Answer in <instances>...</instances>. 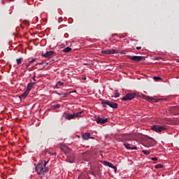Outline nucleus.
Returning <instances> with one entry per match:
<instances>
[{"mask_svg": "<svg viewBox=\"0 0 179 179\" xmlns=\"http://www.w3.org/2000/svg\"><path fill=\"white\" fill-rule=\"evenodd\" d=\"M150 139H152V141H155V139H153L152 138H150Z\"/></svg>", "mask_w": 179, "mask_h": 179, "instance_id": "38", "label": "nucleus"}, {"mask_svg": "<svg viewBox=\"0 0 179 179\" xmlns=\"http://www.w3.org/2000/svg\"><path fill=\"white\" fill-rule=\"evenodd\" d=\"M151 160H152L153 162H156V160H157V157H152L151 158Z\"/></svg>", "mask_w": 179, "mask_h": 179, "instance_id": "29", "label": "nucleus"}, {"mask_svg": "<svg viewBox=\"0 0 179 179\" xmlns=\"http://www.w3.org/2000/svg\"><path fill=\"white\" fill-rule=\"evenodd\" d=\"M36 61V59H32L31 60L29 61V64H33Z\"/></svg>", "mask_w": 179, "mask_h": 179, "instance_id": "28", "label": "nucleus"}, {"mask_svg": "<svg viewBox=\"0 0 179 179\" xmlns=\"http://www.w3.org/2000/svg\"><path fill=\"white\" fill-rule=\"evenodd\" d=\"M114 97L115 99H118V97H120V93L118 92L115 93Z\"/></svg>", "mask_w": 179, "mask_h": 179, "instance_id": "26", "label": "nucleus"}, {"mask_svg": "<svg viewBox=\"0 0 179 179\" xmlns=\"http://www.w3.org/2000/svg\"><path fill=\"white\" fill-rule=\"evenodd\" d=\"M150 146H153V143L150 144Z\"/></svg>", "mask_w": 179, "mask_h": 179, "instance_id": "37", "label": "nucleus"}, {"mask_svg": "<svg viewBox=\"0 0 179 179\" xmlns=\"http://www.w3.org/2000/svg\"><path fill=\"white\" fill-rule=\"evenodd\" d=\"M136 94L132 93H128L124 96L122 98V100L123 101H127L128 100H132L133 99H135Z\"/></svg>", "mask_w": 179, "mask_h": 179, "instance_id": "4", "label": "nucleus"}, {"mask_svg": "<svg viewBox=\"0 0 179 179\" xmlns=\"http://www.w3.org/2000/svg\"><path fill=\"white\" fill-rule=\"evenodd\" d=\"M29 66H30V62H29L28 64H26V69H29Z\"/></svg>", "mask_w": 179, "mask_h": 179, "instance_id": "27", "label": "nucleus"}, {"mask_svg": "<svg viewBox=\"0 0 179 179\" xmlns=\"http://www.w3.org/2000/svg\"><path fill=\"white\" fill-rule=\"evenodd\" d=\"M124 148H126L129 150H138V147L132 146L131 147V144L128 143H124Z\"/></svg>", "mask_w": 179, "mask_h": 179, "instance_id": "9", "label": "nucleus"}, {"mask_svg": "<svg viewBox=\"0 0 179 179\" xmlns=\"http://www.w3.org/2000/svg\"><path fill=\"white\" fill-rule=\"evenodd\" d=\"M56 94H57V96H62V97L65 98V97H68V93H59V92H56Z\"/></svg>", "mask_w": 179, "mask_h": 179, "instance_id": "16", "label": "nucleus"}, {"mask_svg": "<svg viewBox=\"0 0 179 179\" xmlns=\"http://www.w3.org/2000/svg\"><path fill=\"white\" fill-rule=\"evenodd\" d=\"M35 170L38 176H44L47 173V170L44 166V164L40 163L36 167Z\"/></svg>", "mask_w": 179, "mask_h": 179, "instance_id": "1", "label": "nucleus"}, {"mask_svg": "<svg viewBox=\"0 0 179 179\" xmlns=\"http://www.w3.org/2000/svg\"><path fill=\"white\" fill-rule=\"evenodd\" d=\"M23 61V57H20L19 59H16V62L17 65H20L22 64V62Z\"/></svg>", "mask_w": 179, "mask_h": 179, "instance_id": "19", "label": "nucleus"}, {"mask_svg": "<svg viewBox=\"0 0 179 179\" xmlns=\"http://www.w3.org/2000/svg\"><path fill=\"white\" fill-rule=\"evenodd\" d=\"M162 167H163L162 164H159L155 166V169H162Z\"/></svg>", "mask_w": 179, "mask_h": 179, "instance_id": "24", "label": "nucleus"}, {"mask_svg": "<svg viewBox=\"0 0 179 179\" xmlns=\"http://www.w3.org/2000/svg\"><path fill=\"white\" fill-rule=\"evenodd\" d=\"M103 165L107 166L108 167H110V169H113L115 173L117 172V166H114V164H113V163L107 162V161H104Z\"/></svg>", "mask_w": 179, "mask_h": 179, "instance_id": "7", "label": "nucleus"}, {"mask_svg": "<svg viewBox=\"0 0 179 179\" xmlns=\"http://www.w3.org/2000/svg\"><path fill=\"white\" fill-rule=\"evenodd\" d=\"M154 80H155L156 82H158V80H162V78L160 77L155 76Z\"/></svg>", "mask_w": 179, "mask_h": 179, "instance_id": "23", "label": "nucleus"}, {"mask_svg": "<svg viewBox=\"0 0 179 179\" xmlns=\"http://www.w3.org/2000/svg\"><path fill=\"white\" fill-rule=\"evenodd\" d=\"M82 138L84 139V141H89V139H90V133L85 132L82 135Z\"/></svg>", "mask_w": 179, "mask_h": 179, "instance_id": "13", "label": "nucleus"}, {"mask_svg": "<svg viewBox=\"0 0 179 179\" xmlns=\"http://www.w3.org/2000/svg\"><path fill=\"white\" fill-rule=\"evenodd\" d=\"M32 79H33V80H34V82H36V75H34V76L32 77Z\"/></svg>", "mask_w": 179, "mask_h": 179, "instance_id": "30", "label": "nucleus"}, {"mask_svg": "<svg viewBox=\"0 0 179 179\" xmlns=\"http://www.w3.org/2000/svg\"><path fill=\"white\" fill-rule=\"evenodd\" d=\"M83 79H84V80H86V78H84Z\"/></svg>", "mask_w": 179, "mask_h": 179, "instance_id": "39", "label": "nucleus"}, {"mask_svg": "<svg viewBox=\"0 0 179 179\" xmlns=\"http://www.w3.org/2000/svg\"><path fill=\"white\" fill-rule=\"evenodd\" d=\"M101 54H104L105 55H113V54H118V50L115 49L102 50Z\"/></svg>", "mask_w": 179, "mask_h": 179, "instance_id": "5", "label": "nucleus"}, {"mask_svg": "<svg viewBox=\"0 0 179 179\" xmlns=\"http://www.w3.org/2000/svg\"><path fill=\"white\" fill-rule=\"evenodd\" d=\"M90 139H94V137L90 136Z\"/></svg>", "mask_w": 179, "mask_h": 179, "instance_id": "34", "label": "nucleus"}, {"mask_svg": "<svg viewBox=\"0 0 179 179\" xmlns=\"http://www.w3.org/2000/svg\"><path fill=\"white\" fill-rule=\"evenodd\" d=\"M59 148L61 150H62V152L65 153V155L69 153V150H71V149H69L67 145H65L64 144L60 145Z\"/></svg>", "mask_w": 179, "mask_h": 179, "instance_id": "10", "label": "nucleus"}, {"mask_svg": "<svg viewBox=\"0 0 179 179\" xmlns=\"http://www.w3.org/2000/svg\"><path fill=\"white\" fill-rule=\"evenodd\" d=\"M36 85V82H31L28 83L26 91L28 92V93H30V90L34 87V85Z\"/></svg>", "mask_w": 179, "mask_h": 179, "instance_id": "12", "label": "nucleus"}, {"mask_svg": "<svg viewBox=\"0 0 179 179\" xmlns=\"http://www.w3.org/2000/svg\"><path fill=\"white\" fill-rule=\"evenodd\" d=\"M129 59L131 61H135L136 62H139V61H142L143 58H145L143 56H129Z\"/></svg>", "mask_w": 179, "mask_h": 179, "instance_id": "6", "label": "nucleus"}, {"mask_svg": "<svg viewBox=\"0 0 179 179\" xmlns=\"http://www.w3.org/2000/svg\"><path fill=\"white\" fill-rule=\"evenodd\" d=\"M75 118V115L74 114H66V120H73Z\"/></svg>", "mask_w": 179, "mask_h": 179, "instance_id": "15", "label": "nucleus"}, {"mask_svg": "<svg viewBox=\"0 0 179 179\" xmlns=\"http://www.w3.org/2000/svg\"><path fill=\"white\" fill-rule=\"evenodd\" d=\"M47 163H48V162L45 161V164H43V166H45H45H47Z\"/></svg>", "mask_w": 179, "mask_h": 179, "instance_id": "33", "label": "nucleus"}, {"mask_svg": "<svg viewBox=\"0 0 179 179\" xmlns=\"http://www.w3.org/2000/svg\"><path fill=\"white\" fill-rule=\"evenodd\" d=\"M53 108H61V105L59 103L53 105Z\"/></svg>", "mask_w": 179, "mask_h": 179, "instance_id": "22", "label": "nucleus"}, {"mask_svg": "<svg viewBox=\"0 0 179 179\" xmlns=\"http://www.w3.org/2000/svg\"><path fill=\"white\" fill-rule=\"evenodd\" d=\"M36 65H41V63H38V64H36Z\"/></svg>", "mask_w": 179, "mask_h": 179, "instance_id": "36", "label": "nucleus"}, {"mask_svg": "<svg viewBox=\"0 0 179 179\" xmlns=\"http://www.w3.org/2000/svg\"><path fill=\"white\" fill-rule=\"evenodd\" d=\"M151 129L155 132H162V131H166L167 128L166 126L153 125L152 126Z\"/></svg>", "mask_w": 179, "mask_h": 179, "instance_id": "3", "label": "nucleus"}, {"mask_svg": "<svg viewBox=\"0 0 179 179\" xmlns=\"http://www.w3.org/2000/svg\"><path fill=\"white\" fill-rule=\"evenodd\" d=\"M83 112H78V113H73L74 114V117H82V115H80V114H82Z\"/></svg>", "mask_w": 179, "mask_h": 179, "instance_id": "21", "label": "nucleus"}, {"mask_svg": "<svg viewBox=\"0 0 179 179\" xmlns=\"http://www.w3.org/2000/svg\"><path fill=\"white\" fill-rule=\"evenodd\" d=\"M10 1V2H13V1H15V0H9Z\"/></svg>", "mask_w": 179, "mask_h": 179, "instance_id": "35", "label": "nucleus"}, {"mask_svg": "<svg viewBox=\"0 0 179 179\" xmlns=\"http://www.w3.org/2000/svg\"><path fill=\"white\" fill-rule=\"evenodd\" d=\"M141 48H142V47H141V46L136 47V50H141Z\"/></svg>", "mask_w": 179, "mask_h": 179, "instance_id": "31", "label": "nucleus"}, {"mask_svg": "<svg viewBox=\"0 0 179 179\" xmlns=\"http://www.w3.org/2000/svg\"><path fill=\"white\" fill-rule=\"evenodd\" d=\"M70 93H76V90H73V91H72V92H69V94H70Z\"/></svg>", "mask_w": 179, "mask_h": 179, "instance_id": "32", "label": "nucleus"}, {"mask_svg": "<svg viewBox=\"0 0 179 179\" xmlns=\"http://www.w3.org/2000/svg\"><path fill=\"white\" fill-rule=\"evenodd\" d=\"M155 59H159V58H156Z\"/></svg>", "mask_w": 179, "mask_h": 179, "instance_id": "40", "label": "nucleus"}, {"mask_svg": "<svg viewBox=\"0 0 179 179\" xmlns=\"http://www.w3.org/2000/svg\"><path fill=\"white\" fill-rule=\"evenodd\" d=\"M101 104H102L103 107H104V108L107 107L106 106H108L109 107H110V108H118V104H117V103H114V102H112L110 101H101Z\"/></svg>", "mask_w": 179, "mask_h": 179, "instance_id": "2", "label": "nucleus"}, {"mask_svg": "<svg viewBox=\"0 0 179 179\" xmlns=\"http://www.w3.org/2000/svg\"><path fill=\"white\" fill-rule=\"evenodd\" d=\"M72 51V48L70 47H66V48L63 49V52H71Z\"/></svg>", "mask_w": 179, "mask_h": 179, "instance_id": "18", "label": "nucleus"}, {"mask_svg": "<svg viewBox=\"0 0 179 179\" xmlns=\"http://www.w3.org/2000/svg\"><path fill=\"white\" fill-rule=\"evenodd\" d=\"M59 86H64V83L58 81L55 85L56 89H59Z\"/></svg>", "mask_w": 179, "mask_h": 179, "instance_id": "17", "label": "nucleus"}, {"mask_svg": "<svg viewBox=\"0 0 179 179\" xmlns=\"http://www.w3.org/2000/svg\"><path fill=\"white\" fill-rule=\"evenodd\" d=\"M146 100H148V101H150V103H153V101H155V99L150 98L149 96H147Z\"/></svg>", "mask_w": 179, "mask_h": 179, "instance_id": "20", "label": "nucleus"}, {"mask_svg": "<svg viewBox=\"0 0 179 179\" xmlns=\"http://www.w3.org/2000/svg\"><path fill=\"white\" fill-rule=\"evenodd\" d=\"M96 124H106V122H107V121H108V118L103 119L98 116L96 118Z\"/></svg>", "mask_w": 179, "mask_h": 179, "instance_id": "11", "label": "nucleus"}, {"mask_svg": "<svg viewBox=\"0 0 179 179\" xmlns=\"http://www.w3.org/2000/svg\"><path fill=\"white\" fill-rule=\"evenodd\" d=\"M143 153H144V155H150V152L146 150H143Z\"/></svg>", "mask_w": 179, "mask_h": 179, "instance_id": "25", "label": "nucleus"}, {"mask_svg": "<svg viewBox=\"0 0 179 179\" xmlns=\"http://www.w3.org/2000/svg\"><path fill=\"white\" fill-rule=\"evenodd\" d=\"M54 54H55V52L50 50L46 52L45 54L41 55V57H43L44 58H51Z\"/></svg>", "mask_w": 179, "mask_h": 179, "instance_id": "8", "label": "nucleus"}, {"mask_svg": "<svg viewBox=\"0 0 179 179\" xmlns=\"http://www.w3.org/2000/svg\"><path fill=\"white\" fill-rule=\"evenodd\" d=\"M29 94V92L25 90L24 92H23L22 94L19 96V99H20L22 100V99H26V97H27V95Z\"/></svg>", "mask_w": 179, "mask_h": 179, "instance_id": "14", "label": "nucleus"}]
</instances>
